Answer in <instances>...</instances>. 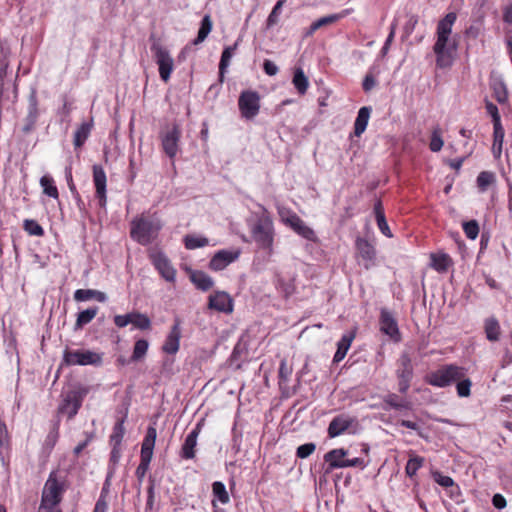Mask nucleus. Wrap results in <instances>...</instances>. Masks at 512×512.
Returning a JSON list of instances; mask_svg holds the SVG:
<instances>
[{
  "instance_id": "1",
  "label": "nucleus",
  "mask_w": 512,
  "mask_h": 512,
  "mask_svg": "<svg viewBox=\"0 0 512 512\" xmlns=\"http://www.w3.org/2000/svg\"><path fill=\"white\" fill-rule=\"evenodd\" d=\"M456 19L457 14L455 12H449L437 24V39L433 51L436 55V65L439 68L450 67L453 63L454 54L457 50V42L454 39H450V36Z\"/></svg>"
},
{
  "instance_id": "2",
  "label": "nucleus",
  "mask_w": 512,
  "mask_h": 512,
  "mask_svg": "<svg viewBox=\"0 0 512 512\" xmlns=\"http://www.w3.org/2000/svg\"><path fill=\"white\" fill-rule=\"evenodd\" d=\"M130 225L131 238L144 246L152 243L162 228V222L156 215H141L134 218Z\"/></svg>"
},
{
  "instance_id": "3",
  "label": "nucleus",
  "mask_w": 512,
  "mask_h": 512,
  "mask_svg": "<svg viewBox=\"0 0 512 512\" xmlns=\"http://www.w3.org/2000/svg\"><path fill=\"white\" fill-rule=\"evenodd\" d=\"M91 390V386L75 385L63 394L62 401L58 406V413L66 415L69 420L73 419L81 408L83 400Z\"/></svg>"
},
{
  "instance_id": "4",
  "label": "nucleus",
  "mask_w": 512,
  "mask_h": 512,
  "mask_svg": "<svg viewBox=\"0 0 512 512\" xmlns=\"http://www.w3.org/2000/svg\"><path fill=\"white\" fill-rule=\"evenodd\" d=\"M466 376V369L455 364L443 365L430 373L427 382L435 387L444 388Z\"/></svg>"
},
{
  "instance_id": "5",
  "label": "nucleus",
  "mask_w": 512,
  "mask_h": 512,
  "mask_svg": "<svg viewBox=\"0 0 512 512\" xmlns=\"http://www.w3.org/2000/svg\"><path fill=\"white\" fill-rule=\"evenodd\" d=\"M251 234L259 247L271 251L273 244V223L265 209H263V213L252 226Z\"/></svg>"
},
{
  "instance_id": "6",
  "label": "nucleus",
  "mask_w": 512,
  "mask_h": 512,
  "mask_svg": "<svg viewBox=\"0 0 512 512\" xmlns=\"http://www.w3.org/2000/svg\"><path fill=\"white\" fill-rule=\"evenodd\" d=\"M157 437V431L154 427L149 426L142 442L141 459L135 474L139 481H142L149 469L150 462L153 456V449Z\"/></svg>"
},
{
  "instance_id": "7",
  "label": "nucleus",
  "mask_w": 512,
  "mask_h": 512,
  "mask_svg": "<svg viewBox=\"0 0 512 512\" xmlns=\"http://www.w3.org/2000/svg\"><path fill=\"white\" fill-rule=\"evenodd\" d=\"M63 362L66 365H93L99 366L102 363V355L85 349L69 350L66 349L63 353Z\"/></svg>"
},
{
  "instance_id": "8",
  "label": "nucleus",
  "mask_w": 512,
  "mask_h": 512,
  "mask_svg": "<svg viewBox=\"0 0 512 512\" xmlns=\"http://www.w3.org/2000/svg\"><path fill=\"white\" fill-rule=\"evenodd\" d=\"M154 60L159 68V75L162 81L168 82L174 68V61L169 51L160 43L151 45Z\"/></svg>"
},
{
  "instance_id": "9",
  "label": "nucleus",
  "mask_w": 512,
  "mask_h": 512,
  "mask_svg": "<svg viewBox=\"0 0 512 512\" xmlns=\"http://www.w3.org/2000/svg\"><path fill=\"white\" fill-rule=\"evenodd\" d=\"M62 492V485L56 478H53L52 475H50L42 492L40 510L45 509L49 511L59 504Z\"/></svg>"
},
{
  "instance_id": "10",
  "label": "nucleus",
  "mask_w": 512,
  "mask_h": 512,
  "mask_svg": "<svg viewBox=\"0 0 512 512\" xmlns=\"http://www.w3.org/2000/svg\"><path fill=\"white\" fill-rule=\"evenodd\" d=\"M180 138L181 129L177 124H173L160 134L162 149L170 159H173L179 150Z\"/></svg>"
},
{
  "instance_id": "11",
  "label": "nucleus",
  "mask_w": 512,
  "mask_h": 512,
  "mask_svg": "<svg viewBox=\"0 0 512 512\" xmlns=\"http://www.w3.org/2000/svg\"><path fill=\"white\" fill-rule=\"evenodd\" d=\"M238 106L244 118H254L260 109L259 93L252 90L243 91L239 96Z\"/></svg>"
},
{
  "instance_id": "12",
  "label": "nucleus",
  "mask_w": 512,
  "mask_h": 512,
  "mask_svg": "<svg viewBox=\"0 0 512 512\" xmlns=\"http://www.w3.org/2000/svg\"><path fill=\"white\" fill-rule=\"evenodd\" d=\"M397 378L399 380V392L405 394L413 378V367L411 358L407 353H403L398 360V368L396 371Z\"/></svg>"
},
{
  "instance_id": "13",
  "label": "nucleus",
  "mask_w": 512,
  "mask_h": 512,
  "mask_svg": "<svg viewBox=\"0 0 512 512\" xmlns=\"http://www.w3.org/2000/svg\"><path fill=\"white\" fill-rule=\"evenodd\" d=\"M93 183L95 186V197L98 200V204L101 208L106 207L107 197H106V183L107 177L106 173L101 165L95 164L93 166Z\"/></svg>"
},
{
  "instance_id": "14",
  "label": "nucleus",
  "mask_w": 512,
  "mask_h": 512,
  "mask_svg": "<svg viewBox=\"0 0 512 512\" xmlns=\"http://www.w3.org/2000/svg\"><path fill=\"white\" fill-rule=\"evenodd\" d=\"M208 308L217 312L230 314L233 311V299L224 291H217L208 298Z\"/></svg>"
},
{
  "instance_id": "15",
  "label": "nucleus",
  "mask_w": 512,
  "mask_h": 512,
  "mask_svg": "<svg viewBox=\"0 0 512 512\" xmlns=\"http://www.w3.org/2000/svg\"><path fill=\"white\" fill-rule=\"evenodd\" d=\"M241 251L235 250H219L214 254L209 262L210 269L220 271L226 268L229 264L236 261L240 256Z\"/></svg>"
},
{
  "instance_id": "16",
  "label": "nucleus",
  "mask_w": 512,
  "mask_h": 512,
  "mask_svg": "<svg viewBox=\"0 0 512 512\" xmlns=\"http://www.w3.org/2000/svg\"><path fill=\"white\" fill-rule=\"evenodd\" d=\"M380 330L396 342L401 340L397 321L393 314L385 308L381 309L380 313Z\"/></svg>"
},
{
  "instance_id": "17",
  "label": "nucleus",
  "mask_w": 512,
  "mask_h": 512,
  "mask_svg": "<svg viewBox=\"0 0 512 512\" xmlns=\"http://www.w3.org/2000/svg\"><path fill=\"white\" fill-rule=\"evenodd\" d=\"M356 423V419L346 415L340 414L335 416L331 422L329 423L327 432L330 438H335L346 431H348L354 424Z\"/></svg>"
},
{
  "instance_id": "18",
  "label": "nucleus",
  "mask_w": 512,
  "mask_h": 512,
  "mask_svg": "<svg viewBox=\"0 0 512 512\" xmlns=\"http://www.w3.org/2000/svg\"><path fill=\"white\" fill-rule=\"evenodd\" d=\"M181 322L178 318L175 319L174 324L172 325L170 332L168 333L164 344L162 346V350L170 355H174L178 352L180 347V339H181Z\"/></svg>"
},
{
  "instance_id": "19",
  "label": "nucleus",
  "mask_w": 512,
  "mask_h": 512,
  "mask_svg": "<svg viewBox=\"0 0 512 512\" xmlns=\"http://www.w3.org/2000/svg\"><path fill=\"white\" fill-rule=\"evenodd\" d=\"M203 420L199 421L195 427L186 436L181 448L180 456L183 459H193L195 457V447L197 445V438L201 432Z\"/></svg>"
},
{
  "instance_id": "20",
  "label": "nucleus",
  "mask_w": 512,
  "mask_h": 512,
  "mask_svg": "<svg viewBox=\"0 0 512 512\" xmlns=\"http://www.w3.org/2000/svg\"><path fill=\"white\" fill-rule=\"evenodd\" d=\"M151 259L155 268L166 281L173 282L175 280L176 270L172 267L169 260L163 253H153L151 255Z\"/></svg>"
},
{
  "instance_id": "21",
  "label": "nucleus",
  "mask_w": 512,
  "mask_h": 512,
  "mask_svg": "<svg viewBox=\"0 0 512 512\" xmlns=\"http://www.w3.org/2000/svg\"><path fill=\"white\" fill-rule=\"evenodd\" d=\"M39 116L38 100L35 92H32L28 99L27 115L24 118V125L22 131L24 134H29L37 122Z\"/></svg>"
},
{
  "instance_id": "22",
  "label": "nucleus",
  "mask_w": 512,
  "mask_h": 512,
  "mask_svg": "<svg viewBox=\"0 0 512 512\" xmlns=\"http://www.w3.org/2000/svg\"><path fill=\"white\" fill-rule=\"evenodd\" d=\"M350 13L349 9L343 10L340 13L330 14L324 17H321L314 21L309 28L304 32V37L312 36L318 29L331 25L340 19L344 18Z\"/></svg>"
},
{
  "instance_id": "23",
  "label": "nucleus",
  "mask_w": 512,
  "mask_h": 512,
  "mask_svg": "<svg viewBox=\"0 0 512 512\" xmlns=\"http://www.w3.org/2000/svg\"><path fill=\"white\" fill-rule=\"evenodd\" d=\"M290 226L296 231L299 235L304 237L307 240L314 241L316 236L314 231L308 227L300 217L297 215H292L287 219Z\"/></svg>"
},
{
  "instance_id": "24",
  "label": "nucleus",
  "mask_w": 512,
  "mask_h": 512,
  "mask_svg": "<svg viewBox=\"0 0 512 512\" xmlns=\"http://www.w3.org/2000/svg\"><path fill=\"white\" fill-rule=\"evenodd\" d=\"M346 455L347 451L343 448L333 449L327 452L324 455V460L329 465L328 471H331L336 468H343V463L346 460Z\"/></svg>"
},
{
  "instance_id": "25",
  "label": "nucleus",
  "mask_w": 512,
  "mask_h": 512,
  "mask_svg": "<svg viewBox=\"0 0 512 512\" xmlns=\"http://www.w3.org/2000/svg\"><path fill=\"white\" fill-rule=\"evenodd\" d=\"M356 245L361 258L367 262L365 268H370L376 257L374 246L364 239H358Z\"/></svg>"
},
{
  "instance_id": "26",
  "label": "nucleus",
  "mask_w": 512,
  "mask_h": 512,
  "mask_svg": "<svg viewBox=\"0 0 512 512\" xmlns=\"http://www.w3.org/2000/svg\"><path fill=\"white\" fill-rule=\"evenodd\" d=\"M371 111L372 109L369 106H363L359 109L354 122L355 136L360 137L365 132L370 119Z\"/></svg>"
},
{
  "instance_id": "27",
  "label": "nucleus",
  "mask_w": 512,
  "mask_h": 512,
  "mask_svg": "<svg viewBox=\"0 0 512 512\" xmlns=\"http://www.w3.org/2000/svg\"><path fill=\"white\" fill-rule=\"evenodd\" d=\"M355 337L353 332L345 333L337 343V350L333 357V363H338L346 356Z\"/></svg>"
},
{
  "instance_id": "28",
  "label": "nucleus",
  "mask_w": 512,
  "mask_h": 512,
  "mask_svg": "<svg viewBox=\"0 0 512 512\" xmlns=\"http://www.w3.org/2000/svg\"><path fill=\"white\" fill-rule=\"evenodd\" d=\"M74 299L78 302L96 299L98 302H105L107 295L104 292L93 289H78L74 292Z\"/></svg>"
},
{
  "instance_id": "29",
  "label": "nucleus",
  "mask_w": 512,
  "mask_h": 512,
  "mask_svg": "<svg viewBox=\"0 0 512 512\" xmlns=\"http://www.w3.org/2000/svg\"><path fill=\"white\" fill-rule=\"evenodd\" d=\"M190 280L202 291L209 290L214 284L213 279L203 271H193L190 274Z\"/></svg>"
},
{
  "instance_id": "30",
  "label": "nucleus",
  "mask_w": 512,
  "mask_h": 512,
  "mask_svg": "<svg viewBox=\"0 0 512 512\" xmlns=\"http://www.w3.org/2000/svg\"><path fill=\"white\" fill-rule=\"evenodd\" d=\"M431 267L437 272H447L452 265V260L448 254H431Z\"/></svg>"
},
{
  "instance_id": "31",
  "label": "nucleus",
  "mask_w": 512,
  "mask_h": 512,
  "mask_svg": "<svg viewBox=\"0 0 512 512\" xmlns=\"http://www.w3.org/2000/svg\"><path fill=\"white\" fill-rule=\"evenodd\" d=\"M98 310L99 308L94 306L79 312L74 325V330H81L85 325L90 323L96 317Z\"/></svg>"
},
{
  "instance_id": "32",
  "label": "nucleus",
  "mask_w": 512,
  "mask_h": 512,
  "mask_svg": "<svg viewBox=\"0 0 512 512\" xmlns=\"http://www.w3.org/2000/svg\"><path fill=\"white\" fill-rule=\"evenodd\" d=\"M292 83L300 95L307 92L309 81L302 68H295Z\"/></svg>"
},
{
  "instance_id": "33",
  "label": "nucleus",
  "mask_w": 512,
  "mask_h": 512,
  "mask_svg": "<svg viewBox=\"0 0 512 512\" xmlns=\"http://www.w3.org/2000/svg\"><path fill=\"white\" fill-rule=\"evenodd\" d=\"M92 129V122H83L74 133L73 144L75 148L83 146L88 139Z\"/></svg>"
},
{
  "instance_id": "34",
  "label": "nucleus",
  "mask_w": 512,
  "mask_h": 512,
  "mask_svg": "<svg viewBox=\"0 0 512 512\" xmlns=\"http://www.w3.org/2000/svg\"><path fill=\"white\" fill-rule=\"evenodd\" d=\"M484 329L486 338L491 341L495 342L499 340L500 337V325L496 318L490 317L485 320L484 323Z\"/></svg>"
},
{
  "instance_id": "35",
  "label": "nucleus",
  "mask_w": 512,
  "mask_h": 512,
  "mask_svg": "<svg viewBox=\"0 0 512 512\" xmlns=\"http://www.w3.org/2000/svg\"><path fill=\"white\" fill-rule=\"evenodd\" d=\"M212 27H213V22L211 20L210 15H205L201 20V25L198 30V35L193 43L195 45L202 43L207 38L209 33L211 32Z\"/></svg>"
},
{
  "instance_id": "36",
  "label": "nucleus",
  "mask_w": 512,
  "mask_h": 512,
  "mask_svg": "<svg viewBox=\"0 0 512 512\" xmlns=\"http://www.w3.org/2000/svg\"><path fill=\"white\" fill-rule=\"evenodd\" d=\"M237 46H238V41L234 45L228 46L223 50L221 59L219 62V73H220L221 78L223 77L225 70L229 66L230 60L233 57L234 51L237 49Z\"/></svg>"
},
{
  "instance_id": "37",
  "label": "nucleus",
  "mask_w": 512,
  "mask_h": 512,
  "mask_svg": "<svg viewBox=\"0 0 512 512\" xmlns=\"http://www.w3.org/2000/svg\"><path fill=\"white\" fill-rule=\"evenodd\" d=\"M40 185L43 188L44 194L54 199H58L59 193L56 185L54 184V180L52 177L45 175L40 179Z\"/></svg>"
},
{
  "instance_id": "38",
  "label": "nucleus",
  "mask_w": 512,
  "mask_h": 512,
  "mask_svg": "<svg viewBox=\"0 0 512 512\" xmlns=\"http://www.w3.org/2000/svg\"><path fill=\"white\" fill-rule=\"evenodd\" d=\"M149 343L145 339H139L135 342L131 361L136 362L143 359L148 351Z\"/></svg>"
},
{
  "instance_id": "39",
  "label": "nucleus",
  "mask_w": 512,
  "mask_h": 512,
  "mask_svg": "<svg viewBox=\"0 0 512 512\" xmlns=\"http://www.w3.org/2000/svg\"><path fill=\"white\" fill-rule=\"evenodd\" d=\"M493 137H494V143H493V153L496 157H499L501 154L502 144L504 140V129L502 125L494 126L493 127Z\"/></svg>"
},
{
  "instance_id": "40",
  "label": "nucleus",
  "mask_w": 512,
  "mask_h": 512,
  "mask_svg": "<svg viewBox=\"0 0 512 512\" xmlns=\"http://www.w3.org/2000/svg\"><path fill=\"white\" fill-rule=\"evenodd\" d=\"M433 479L437 484H439L442 487H445V488L451 487L452 488L451 496H453L455 492L457 494L459 493L458 487L454 486V481L450 476L443 475L440 472H434Z\"/></svg>"
},
{
  "instance_id": "41",
  "label": "nucleus",
  "mask_w": 512,
  "mask_h": 512,
  "mask_svg": "<svg viewBox=\"0 0 512 512\" xmlns=\"http://www.w3.org/2000/svg\"><path fill=\"white\" fill-rule=\"evenodd\" d=\"M212 493L222 504H227L230 500L225 485L220 481L212 484Z\"/></svg>"
},
{
  "instance_id": "42",
  "label": "nucleus",
  "mask_w": 512,
  "mask_h": 512,
  "mask_svg": "<svg viewBox=\"0 0 512 512\" xmlns=\"http://www.w3.org/2000/svg\"><path fill=\"white\" fill-rule=\"evenodd\" d=\"M124 421H125V418L123 417L122 419L118 420L115 423V425L113 427V432L110 436L111 444L121 445V442H122V439H123V436L125 433Z\"/></svg>"
},
{
  "instance_id": "43",
  "label": "nucleus",
  "mask_w": 512,
  "mask_h": 512,
  "mask_svg": "<svg viewBox=\"0 0 512 512\" xmlns=\"http://www.w3.org/2000/svg\"><path fill=\"white\" fill-rule=\"evenodd\" d=\"M132 325L140 330H148L151 327V320L145 314L133 312Z\"/></svg>"
},
{
  "instance_id": "44",
  "label": "nucleus",
  "mask_w": 512,
  "mask_h": 512,
  "mask_svg": "<svg viewBox=\"0 0 512 512\" xmlns=\"http://www.w3.org/2000/svg\"><path fill=\"white\" fill-rule=\"evenodd\" d=\"M185 247L187 249L193 250L196 248L204 247L208 245L209 241L205 237H198L194 235H187L184 239Z\"/></svg>"
},
{
  "instance_id": "45",
  "label": "nucleus",
  "mask_w": 512,
  "mask_h": 512,
  "mask_svg": "<svg viewBox=\"0 0 512 512\" xmlns=\"http://www.w3.org/2000/svg\"><path fill=\"white\" fill-rule=\"evenodd\" d=\"M494 180L495 176L492 172L482 171L477 176L478 188L483 192L494 182Z\"/></svg>"
},
{
  "instance_id": "46",
  "label": "nucleus",
  "mask_w": 512,
  "mask_h": 512,
  "mask_svg": "<svg viewBox=\"0 0 512 512\" xmlns=\"http://www.w3.org/2000/svg\"><path fill=\"white\" fill-rule=\"evenodd\" d=\"M424 459L419 456L410 458L406 464L405 472L409 477L414 476L417 471L422 467Z\"/></svg>"
},
{
  "instance_id": "47",
  "label": "nucleus",
  "mask_w": 512,
  "mask_h": 512,
  "mask_svg": "<svg viewBox=\"0 0 512 512\" xmlns=\"http://www.w3.org/2000/svg\"><path fill=\"white\" fill-rule=\"evenodd\" d=\"M24 230L32 236H43L44 229L39 225V223L32 219H27L24 221Z\"/></svg>"
},
{
  "instance_id": "48",
  "label": "nucleus",
  "mask_w": 512,
  "mask_h": 512,
  "mask_svg": "<svg viewBox=\"0 0 512 512\" xmlns=\"http://www.w3.org/2000/svg\"><path fill=\"white\" fill-rule=\"evenodd\" d=\"M457 382V394L459 397H468L471 394V386L472 382L469 378H466L465 376L456 381Z\"/></svg>"
},
{
  "instance_id": "49",
  "label": "nucleus",
  "mask_w": 512,
  "mask_h": 512,
  "mask_svg": "<svg viewBox=\"0 0 512 512\" xmlns=\"http://www.w3.org/2000/svg\"><path fill=\"white\" fill-rule=\"evenodd\" d=\"M443 145H444V141L441 137V130L439 127H436L432 132L431 141H430V149L433 152H438L442 149Z\"/></svg>"
},
{
  "instance_id": "50",
  "label": "nucleus",
  "mask_w": 512,
  "mask_h": 512,
  "mask_svg": "<svg viewBox=\"0 0 512 512\" xmlns=\"http://www.w3.org/2000/svg\"><path fill=\"white\" fill-rule=\"evenodd\" d=\"M463 230L467 238L474 240L479 234V225L476 220L463 223Z\"/></svg>"
},
{
  "instance_id": "51",
  "label": "nucleus",
  "mask_w": 512,
  "mask_h": 512,
  "mask_svg": "<svg viewBox=\"0 0 512 512\" xmlns=\"http://www.w3.org/2000/svg\"><path fill=\"white\" fill-rule=\"evenodd\" d=\"M285 0H279L275 6L273 7L272 11L270 12L268 19H267V25L268 26H274L278 23V17L281 12L282 6L284 4Z\"/></svg>"
},
{
  "instance_id": "52",
  "label": "nucleus",
  "mask_w": 512,
  "mask_h": 512,
  "mask_svg": "<svg viewBox=\"0 0 512 512\" xmlns=\"http://www.w3.org/2000/svg\"><path fill=\"white\" fill-rule=\"evenodd\" d=\"M315 449L316 445L314 443H305L297 448L296 456L301 459L307 458L315 451Z\"/></svg>"
},
{
  "instance_id": "53",
  "label": "nucleus",
  "mask_w": 512,
  "mask_h": 512,
  "mask_svg": "<svg viewBox=\"0 0 512 512\" xmlns=\"http://www.w3.org/2000/svg\"><path fill=\"white\" fill-rule=\"evenodd\" d=\"M59 437V421L53 424L51 431L48 433L45 444L49 447H54Z\"/></svg>"
},
{
  "instance_id": "54",
  "label": "nucleus",
  "mask_w": 512,
  "mask_h": 512,
  "mask_svg": "<svg viewBox=\"0 0 512 512\" xmlns=\"http://www.w3.org/2000/svg\"><path fill=\"white\" fill-rule=\"evenodd\" d=\"M486 109H487V112L491 115L492 117V120H493V127L494 126H498V125H502L501 124V119H500V115H499V112H498V108L496 105H494L493 103L491 102H488L486 104Z\"/></svg>"
},
{
  "instance_id": "55",
  "label": "nucleus",
  "mask_w": 512,
  "mask_h": 512,
  "mask_svg": "<svg viewBox=\"0 0 512 512\" xmlns=\"http://www.w3.org/2000/svg\"><path fill=\"white\" fill-rule=\"evenodd\" d=\"M133 312L127 313L125 315H116L114 317V323L117 327L123 328L128 324H132Z\"/></svg>"
},
{
  "instance_id": "56",
  "label": "nucleus",
  "mask_w": 512,
  "mask_h": 512,
  "mask_svg": "<svg viewBox=\"0 0 512 512\" xmlns=\"http://www.w3.org/2000/svg\"><path fill=\"white\" fill-rule=\"evenodd\" d=\"M396 27H397V24L396 22H392L391 23V26H390V33L381 49V54L383 56H385L390 48V45L394 39V36H395V32H396Z\"/></svg>"
},
{
  "instance_id": "57",
  "label": "nucleus",
  "mask_w": 512,
  "mask_h": 512,
  "mask_svg": "<svg viewBox=\"0 0 512 512\" xmlns=\"http://www.w3.org/2000/svg\"><path fill=\"white\" fill-rule=\"evenodd\" d=\"M376 222H377V226L379 228V230L387 237L391 238L393 235L391 233V230L388 226V223L386 221V218H385V215H381L379 213V216L378 218L376 219Z\"/></svg>"
},
{
  "instance_id": "58",
  "label": "nucleus",
  "mask_w": 512,
  "mask_h": 512,
  "mask_svg": "<svg viewBox=\"0 0 512 512\" xmlns=\"http://www.w3.org/2000/svg\"><path fill=\"white\" fill-rule=\"evenodd\" d=\"M263 69H264V72L269 76H275L279 71L278 66L273 61H271L269 59L264 60Z\"/></svg>"
},
{
  "instance_id": "59",
  "label": "nucleus",
  "mask_w": 512,
  "mask_h": 512,
  "mask_svg": "<svg viewBox=\"0 0 512 512\" xmlns=\"http://www.w3.org/2000/svg\"><path fill=\"white\" fill-rule=\"evenodd\" d=\"M377 84L375 77L371 73H367L364 77L362 87L365 92L371 91Z\"/></svg>"
},
{
  "instance_id": "60",
  "label": "nucleus",
  "mask_w": 512,
  "mask_h": 512,
  "mask_svg": "<svg viewBox=\"0 0 512 512\" xmlns=\"http://www.w3.org/2000/svg\"><path fill=\"white\" fill-rule=\"evenodd\" d=\"M277 286L279 289H281L286 297L291 295L294 291L293 285L291 283L284 282L281 278H278Z\"/></svg>"
},
{
  "instance_id": "61",
  "label": "nucleus",
  "mask_w": 512,
  "mask_h": 512,
  "mask_svg": "<svg viewBox=\"0 0 512 512\" xmlns=\"http://www.w3.org/2000/svg\"><path fill=\"white\" fill-rule=\"evenodd\" d=\"M291 368H289L286 364V362L283 360L280 363L279 367V378L282 381H287L289 379V376L291 375Z\"/></svg>"
},
{
  "instance_id": "62",
  "label": "nucleus",
  "mask_w": 512,
  "mask_h": 512,
  "mask_svg": "<svg viewBox=\"0 0 512 512\" xmlns=\"http://www.w3.org/2000/svg\"><path fill=\"white\" fill-rule=\"evenodd\" d=\"M495 94L498 102L503 103L507 100V92L503 83L495 88Z\"/></svg>"
},
{
  "instance_id": "63",
  "label": "nucleus",
  "mask_w": 512,
  "mask_h": 512,
  "mask_svg": "<svg viewBox=\"0 0 512 512\" xmlns=\"http://www.w3.org/2000/svg\"><path fill=\"white\" fill-rule=\"evenodd\" d=\"M480 30L478 25H470L465 31V36L469 39H477L480 35Z\"/></svg>"
},
{
  "instance_id": "64",
  "label": "nucleus",
  "mask_w": 512,
  "mask_h": 512,
  "mask_svg": "<svg viewBox=\"0 0 512 512\" xmlns=\"http://www.w3.org/2000/svg\"><path fill=\"white\" fill-rule=\"evenodd\" d=\"M492 503L497 509H503L506 507V499L501 494H495L492 498Z\"/></svg>"
}]
</instances>
